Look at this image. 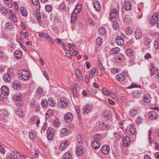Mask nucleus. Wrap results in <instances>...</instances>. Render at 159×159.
Instances as JSON below:
<instances>
[{"label": "nucleus", "mask_w": 159, "mask_h": 159, "mask_svg": "<svg viewBox=\"0 0 159 159\" xmlns=\"http://www.w3.org/2000/svg\"><path fill=\"white\" fill-rule=\"evenodd\" d=\"M154 47L157 49L159 48V39H157L155 41L154 44Z\"/></svg>", "instance_id": "obj_56"}, {"label": "nucleus", "mask_w": 159, "mask_h": 159, "mask_svg": "<svg viewBox=\"0 0 159 159\" xmlns=\"http://www.w3.org/2000/svg\"><path fill=\"white\" fill-rule=\"evenodd\" d=\"M5 4L9 8H11L13 6L12 2L11 0H4Z\"/></svg>", "instance_id": "obj_33"}, {"label": "nucleus", "mask_w": 159, "mask_h": 159, "mask_svg": "<svg viewBox=\"0 0 159 159\" xmlns=\"http://www.w3.org/2000/svg\"><path fill=\"white\" fill-rule=\"evenodd\" d=\"M41 104L43 107L45 108L48 106V101L46 99H43L41 101Z\"/></svg>", "instance_id": "obj_45"}, {"label": "nucleus", "mask_w": 159, "mask_h": 159, "mask_svg": "<svg viewBox=\"0 0 159 159\" xmlns=\"http://www.w3.org/2000/svg\"><path fill=\"white\" fill-rule=\"evenodd\" d=\"M102 91L103 94L105 95L109 96L111 95V93L106 88L102 89Z\"/></svg>", "instance_id": "obj_47"}, {"label": "nucleus", "mask_w": 159, "mask_h": 159, "mask_svg": "<svg viewBox=\"0 0 159 159\" xmlns=\"http://www.w3.org/2000/svg\"><path fill=\"white\" fill-rule=\"evenodd\" d=\"M152 58V56L151 55L148 53H147L144 56V58L146 59H148L150 58Z\"/></svg>", "instance_id": "obj_62"}, {"label": "nucleus", "mask_w": 159, "mask_h": 159, "mask_svg": "<svg viewBox=\"0 0 159 159\" xmlns=\"http://www.w3.org/2000/svg\"><path fill=\"white\" fill-rule=\"evenodd\" d=\"M140 88V85H137V84H132L130 86L128 87L129 89H132L134 88Z\"/></svg>", "instance_id": "obj_57"}, {"label": "nucleus", "mask_w": 159, "mask_h": 159, "mask_svg": "<svg viewBox=\"0 0 159 159\" xmlns=\"http://www.w3.org/2000/svg\"><path fill=\"white\" fill-rule=\"evenodd\" d=\"M123 37L125 36L122 34L120 36H117L116 38V43L120 46H121L124 44V41L123 38Z\"/></svg>", "instance_id": "obj_7"}, {"label": "nucleus", "mask_w": 159, "mask_h": 159, "mask_svg": "<svg viewBox=\"0 0 159 159\" xmlns=\"http://www.w3.org/2000/svg\"><path fill=\"white\" fill-rule=\"evenodd\" d=\"M91 146L93 148L98 149L100 147V143L98 141L94 140L92 142Z\"/></svg>", "instance_id": "obj_17"}, {"label": "nucleus", "mask_w": 159, "mask_h": 159, "mask_svg": "<svg viewBox=\"0 0 159 159\" xmlns=\"http://www.w3.org/2000/svg\"><path fill=\"white\" fill-rule=\"evenodd\" d=\"M47 136L48 140H51L54 136V130L53 129L49 128L47 130Z\"/></svg>", "instance_id": "obj_5"}, {"label": "nucleus", "mask_w": 159, "mask_h": 159, "mask_svg": "<svg viewBox=\"0 0 159 159\" xmlns=\"http://www.w3.org/2000/svg\"><path fill=\"white\" fill-rule=\"evenodd\" d=\"M69 130L66 128H62L61 130V132L64 135H67L69 133Z\"/></svg>", "instance_id": "obj_43"}, {"label": "nucleus", "mask_w": 159, "mask_h": 159, "mask_svg": "<svg viewBox=\"0 0 159 159\" xmlns=\"http://www.w3.org/2000/svg\"><path fill=\"white\" fill-rule=\"evenodd\" d=\"M120 51V49L119 48L116 47L112 48L109 51L111 54H116L118 53Z\"/></svg>", "instance_id": "obj_32"}, {"label": "nucleus", "mask_w": 159, "mask_h": 159, "mask_svg": "<svg viewBox=\"0 0 159 159\" xmlns=\"http://www.w3.org/2000/svg\"><path fill=\"white\" fill-rule=\"evenodd\" d=\"M53 115V111L52 110L49 109L47 111L46 116H48V117Z\"/></svg>", "instance_id": "obj_54"}, {"label": "nucleus", "mask_w": 159, "mask_h": 159, "mask_svg": "<svg viewBox=\"0 0 159 159\" xmlns=\"http://www.w3.org/2000/svg\"><path fill=\"white\" fill-rule=\"evenodd\" d=\"M1 93L0 94V100H2L5 96H7L9 93V88L6 86H3L1 89Z\"/></svg>", "instance_id": "obj_1"}, {"label": "nucleus", "mask_w": 159, "mask_h": 159, "mask_svg": "<svg viewBox=\"0 0 159 159\" xmlns=\"http://www.w3.org/2000/svg\"><path fill=\"white\" fill-rule=\"evenodd\" d=\"M29 137L32 140H34V138L35 134L32 132L30 131L29 133Z\"/></svg>", "instance_id": "obj_58"}, {"label": "nucleus", "mask_w": 159, "mask_h": 159, "mask_svg": "<svg viewBox=\"0 0 159 159\" xmlns=\"http://www.w3.org/2000/svg\"><path fill=\"white\" fill-rule=\"evenodd\" d=\"M73 118L72 114L70 112H67L65 116L64 119L66 122H71Z\"/></svg>", "instance_id": "obj_8"}, {"label": "nucleus", "mask_w": 159, "mask_h": 159, "mask_svg": "<svg viewBox=\"0 0 159 159\" xmlns=\"http://www.w3.org/2000/svg\"><path fill=\"white\" fill-rule=\"evenodd\" d=\"M48 104L50 106L54 107L55 106L56 103L52 98H50L48 99Z\"/></svg>", "instance_id": "obj_34"}, {"label": "nucleus", "mask_w": 159, "mask_h": 159, "mask_svg": "<svg viewBox=\"0 0 159 159\" xmlns=\"http://www.w3.org/2000/svg\"><path fill=\"white\" fill-rule=\"evenodd\" d=\"M102 43V40L101 37L98 38L96 39V43L97 45L101 46Z\"/></svg>", "instance_id": "obj_49"}, {"label": "nucleus", "mask_w": 159, "mask_h": 159, "mask_svg": "<svg viewBox=\"0 0 159 159\" xmlns=\"http://www.w3.org/2000/svg\"><path fill=\"white\" fill-rule=\"evenodd\" d=\"M144 43L145 44H150L151 41L150 38L148 37H145L144 39Z\"/></svg>", "instance_id": "obj_50"}, {"label": "nucleus", "mask_w": 159, "mask_h": 159, "mask_svg": "<svg viewBox=\"0 0 159 159\" xmlns=\"http://www.w3.org/2000/svg\"><path fill=\"white\" fill-rule=\"evenodd\" d=\"M129 128L131 133L133 134L136 135V129L135 126L131 124L129 125Z\"/></svg>", "instance_id": "obj_27"}, {"label": "nucleus", "mask_w": 159, "mask_h": 159, "mask_svg": "<svg viewBox=\"0 0 159 159\" xmlns=\"http://www.w3.org/2000/svg\"><path fill=\"white\" fill-rule=\"evenodd\" d=\"M158 13H155L152 17L150 23L152 25H156L159 28V19L158 17Z\"/></svg>", "instance_id": "obj_2"}, {"label": "nucleus", "mask_w": 159, "mask_h": 159, "mask_svg": "<svg viewBox=\"0 0 159 159\" xmlns=\"http://www.w3.org/2000/svg\"><path fill=\"white\" fill-rule=\"evenodd\" d=\"M124 7L126 10L129 11L131 9L132 5L129 2L126 1L124 3Z\"/></svg>", "instance_id": "obj_21"}, {"label": "nucleus", "mask_w": 159, "mask_h": 159, "mask_svg": "<svg viewBox=\"0 0 159 159\" xmlns=\"http://www.w3.org/2000/svg\"><path fill=\"white\" fill-rule=\"evenodd\" d=\"M115 58L116 60L121 61L123 59V55L121 53H119L116 56Z\"/></svg>", "instance_id": "obj_40"}, {"label": "nucleus", "mask_w": 159, "mask_h": 159, "mask_svg": "<svg viewBox=\"0 0 159 159\" xmlns=\"http://www.w3.org/2000/svg\"><path fill=\"white\" fill-rule=\"evenodd\" d=\"M114 137L115 138L116 141L119 140L120 139L121 136L120 133H114Z\"/></svg>", "instance_id": "obj_53"}, {"label": "nucleus", "mask_w": 159, "mask_h": 159, "mask_svg": "<svg viewBox=\"0 0 159 159\" xmlns=\"http://www.w3.org/2000/svg\"><path fill=\"white\" fill-rule=\"evenodd\" d=\"M81 4L80 3H79L76 5L75 8L74 10V11L75 12L79 13L81 10Z\"/></svg>", "instance_id": "obj_29"}, {"label": "nucleus", "mask_w": 159, "mask_h": 159, "mask_svg": "<svg viewBox=\"0 0 159 159\" xmlns=\"http://www.w3.org/2000/svg\"><path fill=\"white\" fill-rule=\"evenodd\" d=\"M142 34V31L140 29H136L135 33V36L136 39H140L141 37Z\"/></svg>", "instance_id": "obj_19"}, {"label": "nucleus", "mask_w": 159, "mask_h": 159, "mask_svg": "<svg viewBox=\"0 0 159 159\" xmlns=\"http://www.w3.org/2000/svg\"><path fill=\"white\" fill-rule=\"evenodd\" d=\"M76 74L78 77L80 79L81 77V73L80 70L78 68H76L75 70Z\"/></svg>", "instance_id": "obj_51"}, {"label": "nucleus", "mask_w": 159, "mask_h": 159, "mask_svg": "<svg viewBox=\"0 0 159 159\" xmlns=\"http://www.w3.org/2000/svg\"><path fill=\"white\" fill-rule=\"evenodd\" d=\"M68 44L69 46V49L70 50L72 51L75 48V45H74L73 44H71L70 43H68Z\"/></svg>", "instance_id": "obj_61"}, {"label": "nucleus", "mask_w": 159, "mask_h": 159, "mask_svg": "<svg viewBox=\"0 0 159 159\" xmlns=\"http://www.w3.org/2000/svg\"><path fill=\"white\" fill-rule=\"evenodd\" d=\"M45 8L46 11L48 12H51L52 9V7L50 4H48L45 6Z\"/></svg>", "instance_id": "obj_48"}, {"label": "nucleus", "mask_w": 159, "mask_h": 159, "mask_svg": "<svg viewBox=\"0 0 159 159\" xmlns=\"http://www.w3.org/2000/svg\"><path fill=\"white\" fill-rule=\"evenodd\" d=\"M77 14H78L77 13L75 12L74 11H73V12H72L71 15V23H74L76 20L77 18Z\"/></svg>", "instance_id": "obj_23"}, {"label": "nucleus", "mask_w": 159, "mask_h": 159, "mask_svg": "<svg viewBox=\"0 0 159 159\" xmlns=\"http://www.w3.org/2000/svg\"><path fill=\"white\" fill-rule=\"evenodd\" d=\"M9 11L10 12V15H11L10 17L11 20L14 23H17V20L12 11L11 9H9Z\"/></svg>", "instance_id": "obj_24"}, {"label": "nucleus", "mask_w": 159, "mask_h": 159, "mask_svg": "<svg viewBox=\"0 0 159 159\" xmlns=\"http://www.w3.org/2000/svg\"><path fill=\"white\" fill-rule=\"evenodd\" d=\"M92 106L90 104L86 105L82 108L81 111L84 114H87L91 110Z\"/></svg>", "instance_id": "obj_6"}, {"label": "nucleus", "mask_w": 159, "mask_h": 159, "mask_svg": "<svg viewBox=\"0 0 159 159\" xmlns=\"http://www.w3.org/2000/svg\"><path fill=\"white\" fill-rule=\"evenodd\" d=\"M59 9L60 11H62L64 9H66V5L65 4L64 1L60 4L59 6Z\"/></svg>", "instance_id": "obj_44"}, {"label": "nucleus", "mask_w": 159, "mask_h": 159, "mask_svg": "<svg viewBox=\"0 0 159 159\" xmlns=\"http://www.w3.org/2000/svg\"><path fill=\"white\" fill-rule=\"evenodd\" d=\"M77 141L79 143H82L83 141V137L80 134L78 135L77 136Z\"/></svg>", "instance_id": "obj_52"}, {"label": "nucleus", "mask_w": 159, "mask_h": 159, "mask_svg": "<svg viewBox=\"0 0 159 159\" xmlns=\"http://www.w3.org/2000/svg\"><path fill=\"white\" fill-rule=\"evenodd\" d=\"M3 112L4 116L6 117H8L10 114V113L6 110L3 111Z\"/></svg>", "instance_id": "obj_63"}, {"label": "nucleus", "mask_w": 159, "mask_h": 159, "mask_svg": "<svg viewBox=\"0 0 159 159\" xmlns=\"http://www.w3.org/2000/svg\"><path fill=\"white\" fill-rule=\"evenodd\" d=\"M13 99L15 102V103L17 106L20 105V92H18L15 93L13 97Z\"/></svg>", "instance_id": "obj_9"}, {"label": "nucleus", "mask_w": 159, "mask_h": 159, "mask_svg": "<svg viewBox=\"0 0 159 159\" xmlns=\"http://www.w3.org/2000/svg\"><path fill=\"white\" fill-rule=\"evenodd\" d=\"M104 116L106 120H109L111 118L112 115L110 111H106L104 112Z\"/></svg>", "instance_id": "obj_22"}, {"label": "nucleus", "mask_w": 159, "mask_h": 159, "mask_svg": "<svg viewBox=\"0 0 159 159\" xmlns=\"http://www.w3.org/2000/svg\"><path fill=\"white\" fill-rule=\"evenodd\" d=\"M131 20V19L129 15H127L125 16L124 19V21L127 23H129Z\"/></svg>", "instance_id": "obj_39"}, {"label": "nucleus", "mask_w": 159, "mask_h": 159, "mask_svg": "<svg viewBox=\"0 0 159 159\" xmlns=\"http://www.w3.org/2000/svg\"><path fill=\"white\" fill-rule=\"evenodd\" d=\"M20 51L19 50H16L14 52V54L15 57L17 59H20V57L19 56H17V55H20Z\"/></svg>", "instance_id": "obj_55"}, {"label": "nucleus", "mask_w": 159, "mask_h": 159, "mask_svg": "<svg viewBox=\"0 0 159 159\" xmlns=\"http://www.w3.org/2000/svg\"><path fill=\"white\" fill-rule=\"evenodd\" d=\"M20 14L24 17H26L27 16V11L24 7H20Z\"/></svg>", "instance_id": "obj_25"}, {"label": "nucleus", "mask_w": 159, "mask_h": 159, "mask_svg": "<svg viewBox=\"0 0 159 159\" xmlns=\"http://www.w3.org/2000/svg\"><path fill=\"white\" fill-rule=\"evenodd\" d=\"M13 88L15 90L19 91L20 90V82L18 80L14 81L12 84Z\"/></svg>", "instance_id": "obj_12"}, {"label": "nucleus", "mask_w": 159, "mask_h": 159, "mask_svg": "<svg viewBox=\"0 0 159 159\" xmlns=\"http://www.w3.org/2000/svg\"><path fill=\"white\" fill-rule=\"evenodd\" d=\"M14 74L13 72H10V71H8L5 74L3 77V79L4 81L6 82H10L11 80V77L13 76Z\"/></svg>", "instance_id": "obj_3"}, {"label": "nucleus", "mask_w": 159, "mask_h": 159, "mask_svg": "<svg viewBox=\"0 0 159 159\" xmlns=\"http://www.w3.org/2000/svg\"><path fill=\"white\" fill-rule=\"evenodd\" d=\"M148 115L149 118L152 120H156L158 117L157 113L154 111H150Z\"/></svg>", "instance_id": "obj_10"}, {"label": "nucleus", "mask_w": 159, "mask_h": 159, "mask_svg": "<svg viewBox=\"0 0 159 159\" xmlns=\"http://www.w3.org/2000/svg\"><path fill=\"white\" fill-rule=\"evenodd\" d=\"M113 27L115 30H116L119 28V23L116 21H114L112 23Z\"/></svg>", "instance_id": "obj_46"}, {"label": "nucleus", "mask_w": 159, "mask_h": 159, "mask_svg": "<svg viewBox=\"0 0 159 159\" xmlns=\"http://www.w3.org/2000/svg\"><path fill=\"white\" fill-rule=\"evenodd\" d=\"M75 151L76 153L78 156H82L84 153L83 148L81 146H77L76 148Z\"/></svg>", "instance_id": "obj_13"}, {"label": "nucleus", "mask_w": 159, "mask_h": 159, "mask_svg": "<svg viewBox=\"0 0 159 159\" xmlns=\"http://www.w3.org/2000/svg\"><path fill=\"white\" fill-rule=\"evenodd\" d=\"M133 96L135 98H139L140 96L141 93L139 91H137L133 92Z\"/></svg>", "instance_id": "obj_41"}, {"label": "nucleus", "mask_w": 159, "mask_h": 159, "mask_svg": "<svg viewBox=\"0 0 159 159\" xmlns=\"http://www.w3.org/2000/svg\"><path fill=\"white\" fill-rule=\"evenodd\" d=\"M109 127V125L108 124L103 122L102 124H100V128L102 130H106Z\"/></svg>", "instance_id": "obj_35"}, {"label": "nucleus", "mask_w": 159, "mask_h": 159, "mask_svg": "<svg viewBox=\"0 0 159 159\" xmlns=\"http://www.w3.org/2000/svg\"><path fill=\"white\" fill-rule=\"evenodd\" d=\"M143 101L146 103L150 102L151 99L150 95L148 94H145L143 97Z\"/></svg>", "instance_id": "obj_20"}, {"label": "nucleus", "mask_w": 159, "mask_h": 159, "mask_svg": "<svg viewBox=\"0 0 159 159\" xmlns=\"http://www.w3.org/2000/svg\"><path fill=\"white\" fill-rule=\"evenodd\" d=\"M106 32V29L103 27H100L98 30V33L100 35L104 34Z\"/></svg>", "instance_id": "obj_37"}, {"label": "nucleus", "mask_w": 159, "mask_h": 159, "mask_svg": "<svg viewBox=\"0 0 159 159\" xmlns=\"http://www.w3.org/2000/svg\"><path fill=\"white\" fill-rule=\"evenodd\" d=\"M64 50H66V51H67L66 52V51H65V52L67 56L70 59H72V56L71 53L68 52V50L66 49H64Z\"/></svg>", "instance_id": "obj_60"}, {"label": "nucleus", "mask_w": 159, "mask_h": 159, "mask_svg": "<svg viewBox=\"0 0 159 159\" xmlns=\"http://www.w3.org/2000/svg\"><path fill=\"white\" fill-rule=\"evenodd\" d=\"M118 14V12L115 9H113L111 10L110 13V19L111 20L116 18Z\"/></svg>", "instance_id": "obj_18"}, {"label": "nucleus", "mask_w": 159, "mask_h": 159, "mask_svg": "<svg viewBox=\"0 0 159 159\" xmlns=\"http://www.w3.org/2000/svg\"><path fill=\"white\" fill-rule=\"evenodd\" d=\"M63 159H71V156L69 152H67L63 155Z\"/></svg>", "instance_id": "obj_36"}, {"label": "nucleus", "mask_w": 159, "mask_h": 159, "mask_svg": "<svg viewBox=\"0 0 159 159\" xmlns=\"http://www.w3.org/2000/svg\"><path fill=\"white\" fill-rule=\"evenodd\" d=\"M126 54L129 57H131L133 55L134 52L132 49L130 48H127L126 50Z\"/></svg>", "instance_id": "obj_42"}, {"label": "nucleus", "mask_w": 159, "mask_h": 159, "mask_svg": "<svg viewBox=\"0 0 159 159\" xmlns=\"http://www.w3.org/2000/svg\"><path fill=\"white\" fill-rule=\"evenodd\" d=\"M1 11L3 14H6L7 13V11L3 7H1L0 8Z\"/></svg>", "instance_id": "obj_64"}, {"label": "nucleus", "mask_w": 159, "mask_h": 159, "mask_svg": "<svg viewBox=\"0 0 159 159\" xmlns=\"http://www.w3.org/2000/svg\"><path fill=\"white\" fill-rule=\"evenodd\" d=\"M33 14L37 18V20H38L39 22V23H41L42 22V20L40 10L39 9H38L36 11H35L33 12Z\"/></svg>", "instance_id": "obj_15"}, {"label": "nucleus", "mask_w": 159, "mask_h": 159, "mask_svg": "<svg viewBox=\"0 0 159 159\" xmlns=\"http://www.w3.org/2000/svg\"><path fill=\"white\" fill-rule=\"evenodd\" d=\"M12 159H17V157L20 156V153L16 151L10 154Z\"/></svg>", "instance_id": "obj_30"}, {"label": "nucleus", "mask_w": 159, "mask_h": 159, "mask_svg": "<svg viewBox=\"0 0 159 159\" xmlns=\"http://www.w3.org/2000/svg\"><path fill=\"white\" fill-rule=\"evenodd\" d=\"M131 143V139L129 137L127 136L123 139V144L124 146H129Z\"/></svg>", "instance_id": "obj_14"}, {"label": "nucleus", "mask_w": 159, "mask_h": 159, "mask_svg": "<svg viewBox=\"0 0 159 159\" xmlns=\"http://www.w3.org/2000/svg\"><path fill=\"white\" fill-rule=\"evenodd\" d=\"M68 102H67L66 100L63 98L60 99V101L58 103L59 106L62 108L66 107L68 104Z\"/></svg>", "instance_id": "obj_11"}, {"label": "nucleus", "mask_w": 159, "mask_h": 159, "mask_svg": "<svg viewBox=\"0 0 159 159\" xmlns=\"http://www.w3.org/2000/svg\"><path fill=\"white\" fill-rule=\"evenodd\" d=\"M110 148L108 145H104L101 148L102 153L105 154H107L109 152Z\"/></svg>", "instance_id": "obj_16"}, {"label": "nucleus", "mask_w": 159, "mask_h": 159, "mask_svg": "<svg viewBox=\"0 0 159 159\" xmlns=\"http://www.w3.org/2000/svg\"><path fill=\"white\" fill-rule=\"evenodd\" d=\"M53 125L56 127H58L60 125V122L58 120H56L53 122Z\"/></svg>", "instance_id": "obj_59"}, {"label": "nucleus", "mask_w": 159, "mask_h": 159, "mask_svg": "<svg viewBox=\"0 0 159 159\" xmlns=\"http://www.w3.org/2000/svg\"><path fill=\"white\" fill-rule=\"evenodd\" d=\"M93 7L95 10L97 11H99L101 10L100 4L98 2H96L93 3Z\"/></svg>", "instance_id": "obj_26"}, {"label": "nucleus", "mask_w": 159, "mask_h": 159, "mask_svg": "<svg viewBox=\"0 0 159 159\" xmlns=\"http://www.w3.org/2000/svg\"><path fill=\"white\" fill-rule=\"evenodd\" d=\"M20 78L24 80H27L30 78V73L29 72L26 70H23L21 72Z\"/></svg>", "instance_id": "obj_4"}, {"label": "nucleus", "mask_w": 159, "mask_h": 159, "mask_svg": "<svg viewBox=\"0 0 159 159\" xmlns=\"http://www.w3.org/2000/svg\"><path fill=\"white\" fill-rule=\"evenodd\" d=\"M73 96L74 98H77L78 97V94L76 88L74 86L71 88Z\"/></svg>", "instance_id": "obj_38"}, {"label": "nucleus", "mask_w": 159, "mask_h": 159, "mask_svg": "<svg viewBox=\"0 0 159 159\" xmlns=\"http://www.w3.org/2000/svg\"><path fill=\"white\" fill-rule=\"evenodd\" d=\"M116 78L119 81H122L125 80V77L123 74H120L116 76Z\"/></svg>", "instance_id": "obj_31"}, {"label": "nucleus", "mask_w": 159, "mask_h": 159, "mask_svg": "<svg viewBox=\"0 0 159 159\" xmlns=\"http://www.w3.org/2000/svg\"><path fill=\"white\" fill-rule=\"evenodd\" d=\"M138 113V111L136 109L133 108L129 111V115L132 117L135 116Z\"/></svg>", "instance_id": "obj_28"}]
</instances>
